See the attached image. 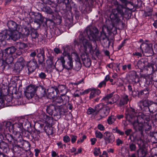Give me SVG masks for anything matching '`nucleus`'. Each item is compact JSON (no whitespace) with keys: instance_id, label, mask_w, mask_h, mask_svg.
Wrapping results in <instances>:
<instances>
[{"instance_id":"1","label":"nucleus","mask_w":157,"mask_h":157,"mask_svg":"<svg viewBox=\"0 0 157 157\" xmlns=\"http://www.w3.org/2000/svg\"><path fill=\"white\" fill-rule=\"evenodd\" d=\"M72 57L67 48H66L63 53V56L58 58L57 61L61 63L63 69L71 70L73 67Z\"/></svg>"},{"instance_id":"2","label":"nucleus","mask_w":157,"mask_h":157,"mask_svg":"<svg viewBox=\"0 0 157 157\" xmlns=\"http://www.w3.org/2000/svg\"><path fill=\"white\" fill-rule=\"evenodd\" d=\"M16 50L15 47H11L6 48L4 52L0 54V59L2 65L5 66L11 63L13 60L12 55L16 52Z\"/></svg>"},{"instance_id":"3","label":"nucleus","mask_w":157,"mask_h":157,"mask_svg":"<svg viewBox=\"0 0 157 157\" xmlns=\"http://www.w3.org/2000/svg\"><path fill=\"white\" fill-rule=\"evenodd\" d=\"M86 33L90 40L93 41L104 40L107 38L106 33L102 29L100 36H98V31L96 28L90 29V27H88L86 29Z\"/></svg>"},{"instance_id":"4","label":"nucleus","mask_w":157,"mask_h":157,"mask_svg":"<svg viewBox=\"0 0 157 157\" xmlns=\"http://www.w3.org/2000/svg\"><path fill=\"white\" fill-rule=\"evenodd\" d=\"M79 42L81 44V49L86 53L93 51V48L91 43L83 37L82 35L79 36Z\"/></svg>"},{"instance_id":"5","label":"nucleus","mask_w":157,"mask_h":157,"mask_svg":"<svg viewBox=\"0 0 157 157\" xmlns=\"http://www.w3.org/2000/svg\"><path fill=\"white\" fill-rule=\"evenodd\" d=\"M27 121L26 119L23 118H20L13 124V132L18 134V136L21 135V133H22L24 130L23 124L24 121Z\"/></svg>"},{"instance_id":"6","label":"nucleus","mask_w":157,"mask_h":157,"mask_svg":"<svg viewBox=\"0 0 157 157\" xmlns=\"http://www.w3.org/2000/svg\"><path fill=\"white\" fill-rule=\"evenodd\" d=\"M40 89H41V91L40 94V97L46 96L50 99H53L56 97L57 94V90L53 87H51L48 89V94H46L45 92V89L41 86Z\"/></svg>"},{"instance_id":"7","label":"nucleus","mask_w":157,"mask_h":157,"mask_svg":"<svg viewBox=\"0 0 157 157\" xmlns=\"http://www.w3.org/2000/svg\"><path fill=\"white\" fill-rule=\"evenodd\" d=\"M40 86L36 87L33 85L28 86L25 92V95L26 98L29 99L31 98L34 96L37 89H40Z\"/></svg>"},{"instance_id":"8","label":"nucleus","mask_w":157,"mask_h":157,"mask_svg":"<svg viewBox=\"0 0 157 157\" xmlns=\"http://www.w3.org/2000/svg\"><path fill=\"white\" fill-rule=\"evenodd\" d=\"M6 33L7 35L6 37L7 40L11 39L13 40L16 41L18 40L20 37L21 33L16 30H7Z\"/></svg>"},{"instance_id":"9","label":"nucleus","mask_w":157,"mask_h":157,"mask_svg":"<svg viewBox=\"0 0 157 157\" xmlns=\"http://www.w3.org/2000/svg\"><path fill=\"white\" fill-rule=\"evenodd\" d=\"M103 138L107 144L113 143L115 140V137L113 134L109 132H105L104 134Z\"/></svg>"},{"instance_id":"10","label":"nucleus","mask_w":157,"mask_h":157,"mask_svg":"<svg viewBox=\"0 0 157 157\" xmlns=\"http://www.w3.org/2000/svg\"><path fill=\"white\" fill-rule=\"evenodd\" d=\"M140 48L143 53H151L153 52L152 45L151 44H148L143 43L140 45Z\"/></svg>"},{"instance_id":"11","label":"nucleus","mask_w":157,"mask_h":157,"mask_svg":"<svg viewBox=\"0 0 157 157\" xmlns=\"http://www.w3.org/2000/svg\"><path fill=\"white\" fill-rule=\"evenodd\" d=\"M103 107V104H99L96 106L95 109H93L91 107L89 108L87 110V113L88 114L96 115L99 111V110Z\"/></svg>"},{"instance_id":"12","label":"nucleus","mask_w":157,"mask_h":157,"mask_svg":"<svg viewBox=\"0 0 157 157\" xmlns=\"http://www.w3.org/2000/svg\"><path fill=\"white\" fill-rule=\"evenodd\" d=\"M72 56L76 62V69L77 70H78L82 67L80 58L77 53L75 52H73L72 53Z\"/></svg>"},{"instance_id":"13","label":"nucleus","mask_w":157,"mask_h":157,"mask_svg":"<svg viewBox=\"0 0 157 157\" xmlns=\"http://www.w3.org/2000/svg\"><path fill=\"white\" fill-rule=\"evenodd\" d=\"M25 62L23 58L21 57L19 59L15 64V68L19 71L21 70L25 64Z\"/></svg>"},{"instance_id":"14","label":"nucleus","mask_w":157,"mask_h":157,"mask_svg":"<svg viewBox=\"0 0 157 157\" xmlns=\"http://www.w3.org/2000/svg\"><path fill=\"white\" fill-rule=\"evenodd\" d=\"M0 124L2 125V126L1 127L2 128H4L5 129V132H7L8 131H10V130H12L13 132V124H12L11 122H5L2 123Z\"/></svg>"},{"instance_id":"15","label":"nucleus","mask_w":157,"mask_h":157,"mask_svg":"<svg viewBox=\"0 0 157 157\" xmlns=\"http://www.w3.org/2000/svg\"><path fill=\"white\" fill-rule=\"evenodd\" d=\"M110 108L108 106H104L98 112L100 113L101 118L107 116L109 113Z\"/></svg>"},{"instance_id":"16","label":"nucleus","mask_w":157,"mask_h":157,"mask_svg":"<svg viewBox=\"0 0 157 157\" xmlns=\"http://www.w3.org/2000/svg\"><path fill=\"white\" fill-rule=\"evenodd\" d=\"M37 65V63L34 61H30L28 63L27 66L29 74L34 71L36 68Z\"/></svg>"},{"instance_id":"17","label":"nucleus","mask_w":157,"mask_h":157,"mask_svg":"<svg viewBox=\"0 0 157 157\" xmlns=\"http://www.w3.org/2000/svg\"><path fill=\"white\" fill-rule=\"evenodd\" d=\"M40 121L46 124H49L52 121L50 117L44 114H42L40 116Z\"/></svg>"},{"instance_id":"18","label":"nucleus","mask_w":157,"mask_h":157,"mask_svg":"<svg viewBox=\"0 0 157 157\" xmlns=\"http://www.w3.org/2000/svg\"><path fill=\"white\" fill-rule=\"evenodd\" d=\"M101 93V91L98 89L93 88L90 94V98H93L98 95Z\"/></svg>"},{"instance_id":"19","label":"nucleus","mask_w":157,"mask_h":157,"mask_svg":"<svg viewBox=\"0 0 157 157\" xmlns=\"http://www.w3.org/2000/svg\"><path fill=\"white\" fill-rule=\"evenodd\" d=\"M7 25L10 31L16 30L17 29V25L16 23L14 21H10L7 23Z\"/></svg>"},{"instance_id":"20","label":"nucleus","mask_w":157,"mask_h":157,"mask_svg":"<svg viewBox=\"0 0 157 157\" xmlns=\"http://www.w3.org/2000/svg\"><path fill=\"white\" fill-rule=\"evenodd\" d=\"M133 126L136 131L142 130L143 128V124L141 123H139L138 121H135L133 123Z\"/></svg>"},{"instance_id":"21","label":"nucleus","mask_w":157,"mask_h":157,"mask_svg":"<svg viewBox=\"0 0 157 157\" xmlns=\"http://www.w3.org/2000/svg\"><path fill=\"white\" fill-rule=\"evenodd\" d=\"M137 152L138 157H144L146 154L145 150L142 148H140L137 150Z\"/></svg>"},{"instance_id":"22","label":"nucleus","mask_w":157,"mask_h":157,"mask_svg":"<svg viewBox=\"0 0 157 157\" xmlns=\"http://www.w3.org/2000/svg\"><path fill=\"white\" fill-rule=\"evenodd\" d=\"M55 106L53 105H50L47 108V111L50 115H52L55 111Z\"/></svg>"},{"instance_id":"23","label":"nucleus","mask_w":157,"mask_h":157,"mask_svg":"<svg viewBox=\"0 0 157 157\" xmlns=\"http://www.w3.org/2000/svg\"><path fill=\"white\" fill-rule=\"evenodd\" d=\"M128 100V96L124 95L121 99L120 104L121 105L127 104Z\"/></svg>"},{"instance_id":"24","label":"nucleus","mask_w":157,"mask_h":157,"mask_svg":"<svg viewBox=\"0 0 157 157\" xmlns=\"http://www.w3.org/2000/svg\"><path fill=\"white\" fill-rule=\"evenodd\" d=\"M45 131L46 133L48 135L53 134L54 132L52 127L47 126L46 127H45Z\"/></svg>"},{"instance_id":"25","label":"nucleus","mask_w":157,"mask_h":157,"mask_svg":"<svg viewBox=\"0 0 157 157\" xmlns=\"http://www.w3.org/2000/svg\"><path fill=\"white\" fill-rule=\"evenodd\" d=\"M7 30L4 31L2 33H0V42L3 41L5 40H7V35L6 32Z\"/></svg>"},{"instance_id":"26","label":"nucleus","mask_w":157,"mask_h":157,"mask_svg":"<svg viewBox=\"0 0 157 157\" xmlns=\"http://www.w3.org/2000/svg\"><path fill=\"white\" fill-rule=\"evenodd\" d=\"M132 110V114L135 118V119L138 120V118H140V116H141L142 114V113H138L136 112L135 110L133 109Z\"/></svg>"},{"instance_id":"27","label":"nucleus","mask_w":157,"mask_h":157,"mask_svg":"<svg viewBox=\"0 0 157 157\" xmlns=\"http://www.w3.org/2000/svg\"><path fill=\"white\" fill-rule=\"evenodd\" d=\"M116 118L114 116L112 115L109 117L108 119L107 122L109 124H112L115 121Z\"/></svg>"},{"instance_id":"28","label":"nucleus","mask_w":157,"mask_h":157,"mask_svg":"<svg viewBox=\"0 0 157 157\" xmlns=\"http://www.w3.org/2000/svg\"><path fill=\"white\" fill-rule=\"evenodd\" d=\"M95 134L97 138L100 139H102L104 136L101 132L97 130L95 131Z\"/></svg>"},{"instance_id":"29","label":"nucleus","mask_w":157,"mask_h":157,"mask_svg":"<svg viewBox=\"0 0 157 157\" xmlns=\"http://www.w3.org/2000/svg\"><path fill=\"white\" fill-rule=\"evenodd\" d=\"M137 144L138 145L140 148H141L144 147L145 142L142 140V139H140L138 140Z\"/></svg>"},{"instance_id":"30","label":"nucleus","mask_w":157,"mask_h":157,"mask_svg":"<svg viewBox=\"0 0 157 157\" xmlns=\"http://www.w3.org/2000/svg\"><path fill=\"white\" fill-rule=\"evenodd\" d=\"M31 35L32 39L33 40H36L37 39L38 36V34L37 32L35 31L32 32L31 33Z\"/></svg>"},{"instance_id":"31","label":"nucleus","mask_w":157,"mask_h":157,"mask_svg":"<svg viewBox=\"0 0 157 157\" xmlns=\"http://www.w3.org/2000/svg\"><path fill=\"white\" fill-rule=\"evenodd\" d=\"M60 96L61 99L63 100V102L65 101V103L69 100V98L68 96L66 95L65 94H61Z\"/></svg>"},{"instance_id":"32","label":"nucleus","mask_w":157,"mask_h":157,"mask_svg":"<svg viewBox=\"0 0 157 157\" xmlns=\"http://www.w3.org/2000/svg\"><path fill=\"white\" fill-rule=\"evenodd\" d=\"M101 153L100 149L99 148H95L94 149V154L95 156H98Z\"/></svg>"},{"instance_id":"33","label":"nucleus","mask_w":157,"mask_h":157,"mask_svg":"<svg viewBox=\"0 0 157 157\" xmlns=\"http://www.w3.org/2000/svg\"><path fill=\"white\" fill-rule=\"evenodd\" d=\"M129 147L131 151H134L136 150V147L134 144H131L129 145Z\"/></svg>"},{"instance_id":"34","label":"nucleus","mask_w":157,"mask_h":157,"mask_svg":"<svg viewBox=\"0 0 157 157\" xmlns=\"http://www.w3.org/2000/svg\"><path fill=\"white\" fill-rule=\"evenodd\" d=\"M2 126V124H0V139H1L2 137V134L5 133V129L4 128H2L1 127Z\"/></svg>"},{"instance_id":"35","label":"nucleus","mask_w":157,"mask_h":157,"mask_svg":"<svg viewBox=\"0 0 157 157\" xmlns=\"http://www.w3.org/2000/svg\"><path fill=\"white\" fill-rule=\"evenodd\" d=\"M106 85V82H105L104 81L100 82L98 85V87L99 88H101L102 87H105Z\"/></svg>"},{"instance_id":"36","label":"nucleus","mask_w":157,"mask_h":157,"mask_svg":"<svg viewBox=\"0 0 157 157\" xmlns=\"http://www.w3.org/2000/svg\"><path fill=\"white\" fill-rule=\"evenodd\" d=\"M63 140L65 143H67L70 141V139L69 136L66 135L63 136Z\"/></svg>"},{"instance_id":"37","label":"nucleus","mask_w":157,"mask_h":157,"mask_svg":"<svg viewBox=\"0 0 157 157\" xmlns=\"http://www.w3.org/2000/svg\"><path fill=\"white\" fill-rule=\"evenodd\" d=\"M119 96L117 95H114L112 101L113 103L116 102L119 99Z\"/></svg>"},{"instance_id":"38","label":"nucleus","mask_w":157,"mask_h":157,"mask_svg":"<svg viewBox=\"0 0 157 157\" xmlns=\"http://www.w3.org/2000/svg\"><path fill=\"white\" fill-rule=\"evenodd\" d=\"M70 136L71 138V143H75L76 140L77 136L73 135H71Z\"/></svg>"},{"instance_id":"39","label":"nucleus","mask_w":157,"mask_h":157,"mask_svg":"<svg viewBox=\"0 0 157 157\" xmlns=\"http://www.w3.org/2000/svg\"><path fill=\"white\" fill-rule=\"evenodd\" d=\"M19 46V48L21 49H23L26 47V45L24 43H21L18 44Z\"/></svg>"},{"instance_id":"40","label":"nucleus","mask_w":157,"mask_h":157,"mask_svg":"<svg viewBox=\"0 0 157 157\" xmlns=\"http://www.w3.org/2000/svg\"><path fill=\"white\" fill-rule=\"evenodd\" d=\"M45 9L46 12L49 14H52L53 13V12L52 10L49 7L46 6L45 7Z\"/></svg>"},{"instance_id":"41","label":"nucleus","mask_w":157,"mask_h":157,"mask_svg":"<svg viewBox=\"0 0 157 157\" xmlns=\"http://www.w3.org/2000/svg\"><path fill=\"white\" fill-rule=\"evenodd\" d=\"M5 99L7 102H10L12 101V98L10 95H7L5 97Z\"/></svg>"},{"instance_id":"42","label":"nucleus","mask_w":157,"mask_h":157,"mask_svg":"<svg viewBox=\"0 0 157 157\" xmlns=\"http://www.w3.org/2000/svg\"><path fill=\"white\" fill-rule=\"evenodd\" d=\"M113 93H111L109 94H108L104 98H103V99H104L105 100H106L108 99H109L113 96Z\"/></svg>"},{"instance_id":"43","label":"nucleus","mask_w":157,"mask_h":157,"mask_svg":"<svg viewBox=\"0 0 157 157\" xmlns=\"http://www.w3.org/2000/svg\"><path fill=\"white\" fill-rule=\"evenodd\" d=\"M61 97L60 96L57 98L55 100V102L58 103H60L63 102V101L62 99H61Z\"/></svg>"},{"instance_id":"44","label":"nucleus","mask_w":157,"mask_h":157,"mask_svg":"<svg viewBox=\"0 0 157 157\" xmlns=\"http://www.w3.org/2000/svg\"><path fill=\"white\" fill-rule=\"evenodd\" d=\"M115 130L116 132L119 134L121 135L122 136L124 134V132L121 131L119 129H118L117 128H115Z\"/></svg>"},{"instance_id":"45","label":"nucleus","mask_w":157,"mask_h":157,"mask_svg":"<svg viewBox=\"0 0 157 157\" xmlns=\"http://www.w3.org/2000/svg\"><path fill=\"white\" fill-rule=\"evenodd\" d=\"M4 105V103L3 99L0 98V108L3 107Z\"/></svg>"},{"instance_id":"46","label":"nucleus","mask_w":157,"mask_h":157,"mask_svg":"<svg viewBox=\"0 0 157 157\" xmlns=\"http://www.w3.org/2000/svg\"><path fill=\"white\" fill-rule=\"evenodd\" d=\"M98 128L101 131H104L105 129L104 127L101 124H99L98 125Z\"/></svg>"},{"instance_id":"47","label":"nucleus","mask_w":157,"mask_h":157,"mask_svg":"<svg viewBox=\"0 0 157 157\" xmlns=\"http://www.w3.org/2000/svg\"><path fill=\"white\" fill-rule=\"evenodd\" d=\"M123 143V141L120 139H118L116 140V144L117 146H119L120 144Z\"/></svg>"},{"instance_id":"48","label":"nucleus","mask_w":157,"mask_h":157,"mask_svg":"<svg viewBox=\"0 0 157 157\" xmlns=\"http://www.w3.org/2000/svg\"><path fill=\"white\" fill-rule=\"evenodd\" d=\"M53 58H51L49 59L47 61V63L49 64L50 66H52L53 64V63L52 60Z\"/></svg>"},{"instance_id":"49","label":"nucleus","mask_w":157,"mask_h":157,"mask_svg":"<svg viewBox=\"0 0 157 157\" xmlns=\"http://www.w3.org/2000/svg\"><path fill=\"white\" fill-rule=\"evenodd\" d=\"M39 77L41 78H44L46 77V75L43 72H41L39 74Z\"/></svg>"},{"instance_id":"50","label":"nucleus","mask_w":157,"mask_h":157,"mask_svg":"<svg viewBox=\"0 0 157 157\" xmlns=\"http://www.w3.org/2000/svg\"><path fill=\"white\" fill-rule=\"evenodd\" d=\"M96 141L97 139L96 138H94L91 139H90V141L91 142V144L92 145L94 144Z\"/></svg>"},{"instance_id":"51","label":"nucleus","mask_w":157,"mask_h":157,"mask_svg":"<svg viewBox=\"0 0 157 157\" xmlns=\"http://www.w3.org/2000/svg\"><path fill=\"white\" fill-rule=\"evenodd\" d=\"M54 51L57 54L61 53V51L58 48H55L54 49Z\"/></svg>"},{"instance_id":"52","label":"nucleus","mask_w":157,"mask_h":157,"mask_svg":"<svg viewBox=\"0 0 157 157\" xmlns=\"http://www.w3.org/2000/svg\"><path fill=\"white\" fill-rule=\"evenodd\" d=\"M110 78V76L109 75H107L106 76L103 81H104L105 82H106L107 81L109 80Z\"/></svg>"},{"instance_id":"53","label":"nucleus","mask_w":157,"mask_h":157,"mask_svg":"<svg viewBox=\"0 0 157 157\" xmlns=\"http://www.w3.org/2000/svg\"><path fill=\"white\" fill-rule=\"evenodd\" d=\"M57 144L58 146V147L59 148H63V144L61 142H59L57 143Z\"/></svg>"},{"instance_id":"54","label":"nucleus","mask_w":157,"mask_h":157,"mask_svg":"<svg viewBox=\"0 0 157 157\" xmlns=\"http://www.w3.org/2000/svg\"><path fill=\"white\" fill-rule=\"evenodd\" d=\"M133 55L138 56L140 57H141L142 56V54L140 53L139 52H136L133 54Z\"/></svg>"},{"instance_id":"55","label":"nucleus","mask_w":157,"mask_h":157,"mask_svg":"<svg viewBox=\"0 0 157 157\" xmlns=\"http://www.w3.org/2000/svg\"><path fill=\"white\" fill-rule=\"evenodd\" d=\"M82 151V149L81 148H78V149L77 151L75 153L74 155H76L78 153H81Z\"/></svg>"},{"instance_id":"56","label":"nucleus","mask_w":157,"mask_h":157,"mask_svg":"<svg viewBox=\"0 0 157 157\" xmlns=\"http://www.w3.org/2000/svg\"><path fill=\"white\" fill-rule=\"evenodd\" d=\"M131 131L132 130L131 129H128L125 131V133L127 136H128L130 134Z\"/></svg>"},{"instance_id":"57","label":"nucleus","mask_w":157,"mask_h":157,"mask_svg":"<svg viewBox=\"0 0 157 157\" xmlns=\"http://www.w3.org/2000/svg\"><path fill=\"white\" fill-rule=\"evenodd\" d=\"M35 156L37 157L39 153V151L38 149H35Z\"/></svg>"},{"instance_id":"58","label":"nucleus","mask_w":157,"mask_h":157,"mask_svg":"<svg viewBox=\"0 0 157 157\" xmlns=\"http://www.w3.org/2000/svg\"><path fill=\"white\" fill-rule=\"evenodd\" d=\"M57 155L56 152L54 151H52V157H55Z\"/></svg>"},{"instance_id":"59","label":"nucleus","mask_w":157,"mask_h":157,"mask_svg":"<svg viewBox=\"0 0 157 157\" xmlns=\"http://www.w3.org/2000/svg\"><path fill=\"white\" fill-rule=\"evenodd\" d=\"M36 52H33L30 54V56L32 57H33L36 55Z\"/></svg>"},{"instance_id":"60","label":"nucleus","mask_w":157,"mask_h":157,"mask_svg":"<svg viewBox=\"0 0 157 157\" xmlns=\"http://www.w3.org/2000/svg\"><path fill=\"white\" fill-rule=\"evenodd\" d=\"M124 116L122 115H117V117L119 119H120L122 118Z\"/></svg>"},{"instance_id":"61","label":"nucleus","mask_w":157,"mask_h":157,"mask_svg":"<svg viewBox=\"0 0 157 157\" xmlns=\"http://www.w3.org/2000/svg\"><path fill=\"white\" fill-rule=\"evenodd\" d=\"M102 155H104L105 156H108V153L107 152L105 151H104L103 152Z\"/></svg>"},{"instance_id":"62","label":"nucleus","mask_w":157,"mask_h":157,"mask_svg":"<svg viewBox=\"0 0 157 157\" xmlns=\"http://www.w3.org/2000/svg\"><path fill=\"white\" fill-rule=\"evenodd\" d=\"M76 150L75 148L73 147L71 149V152H74L76 151Z\"/></svg>"},{"instance_id":"63","label":"nucleus","mask_w":157,"mask_h":157,"mask_svg":"<svg viewBox=\"0 0 157 157\" xmlns=\"http://www.w3.org/2000/svg\"><path fill=\"white\" fill-rule=\"evenodd\" d=\"M107 66L110 68H112L113 67V64L112 63H110Z\"/></svg>"},{"instance_id":"64","label":"nucleus","mask_w":157,"mask_h":157,"mask_svg":"<svg viewBox=\"0 0 157 157\" xmlns=\"http://www.w3.org/2000/svg\"><path fill=\"white\" fill-rule=\"evenodd\" d=\"M83 139H82V138H80L79 140H78L77 143H82L83 141Z\"/></svg>"}]
</instances>
